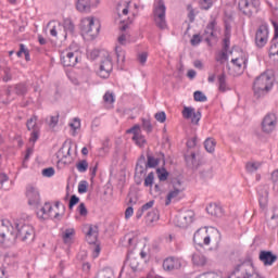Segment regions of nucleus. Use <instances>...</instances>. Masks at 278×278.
Instances as JSON below:
<instances>
[{
    "instance_id": "f257e3e1",
    "label": "nucleus",
    "mask_w": 278,
    "mask_h": 278,
    "mask_svg": "<svg viewBox=\"0 0 278 278\" xmlns=\"http://www.w3.org/2000/svg\"><path fill=\"white\" fill-rule=\"evenodd\" d=\"M273 86H275V78L267 73L261 74L254 79L253 83L254 97H256V99L266 97V94L273 90Z\"/></svg>"
},
{
    "instance_id": "f03ea898",
    "label": "nucleus",
    "mask_w": 278,
    "mask_h": 278,
    "mask_svg": "<svg viewBox=\"0 0 278 278\" xmlns=\"http://www.w3.org/2000/svg\"><path fill=\"white\" fill-rule=\"evenodd\" d=\"M0 242L4 247H14L16 244V228L8 219L0 222Z\"/></svg>"
},
{
    "instance_id": "7ed1b4c3",
    "label": "nucleus",
    "mask_w": 278,
    "mask_h": 278,
    "mask_svg": "<svg viewBox=\"0 0 278 278\" xmlns=\"http://www.w3.org/2000/svg\"><path fill=\"white\" fill-rule=\"evenodd\" d=\"M15 236L16 240H21L22 242H34L36 231L34 230V226L20 222L15 223Z\"/></svg>"
},
{
    "instance_id": "20e7f679",
    "label": "nucleus",
    "mask_w": 278,
    "mask_h": 278,
    "mask_svg": "<svg viewBox=\"0 0 278 278\" xmlns=\"http://www.w3.org/2000/svg\"><path fill=\"white\" fill-rule=\"evenodd\" d=\"M153 21L159 29H166V4H164V0H159L154 5Z\"/></svg>"
},
{
    "instance_id": "39448f33",
    "label": "nucleus",
    "mask_w": 278,
    "mask_h": 278,
    "mask_svg": "<svg viewBox=\"0 0 278 278\" xmlns=\"http://www.w3.org/2000/svg\"><path fill=\"white\" fill-rule=\"evenodd\" d=\"M80 29L83 34H87V36H90L91 38H97V36H99L101 25L100 24L96 25L93 17H87L81 21Z\"/></svg>"
},
{
    "instance_id": "423d86ee",
    "label": "nucleus",
    "mask_w": 278,
    "mask_h": 278,
    "mask_svg": "<svg viewBox=\"0 0 278 278\" xmlns=\"http://www.w3.org/2000/svg\"><path fill=\"white\" fill-rule=\"evenodd\" d=\"M26 127L28 131L30 132L29 142L36 144L38 140L40 139V127L38 126V115H33L26 122Z\"/></svg>"
},
{
    "instance_id": "0eeeda50",
    "label": "nucleus",
    "mask_w": 278,
    "mask_h": 278,
    "mask_svg": "<svg viewBox=\"0 0 278 278\" xmlns=\"http://www.w3.org/2000/svg\"><path fill=\"white\" fill-rule=\"evenodd\" d=\"M216 25H218V22H216L215 17H211V21L206 25L204 33L202 34V38L204 39V42L207 43L208 47H212V41L217 40L216 36Z\"/></svg>"
},
{
    "instance_id": "6e6552de",
    "label": "nucleus",
    "mask_w": 278,
    "mask_h": 278,
    "mask_svg": "<svg viewBox=\"0 0 278 278\" xmlns=\"http://www.w3.org/2000/svg\"><path fill=\"white\" fill-rule=\"evenodd\" d=\"M148 168L149 167L144 165V155L141 154L135 167V184L137 186L142 184V179H144V175H147Z\"/></svg>"
},
{
    "instance_id": "1a4fd4ad",
    "label": "nucleus",
    "mask_w": 278,
    "mask_h": 278,
    "mask_svg": "<svg viewBox=\"0 0 278 278\" xmlns=\"http://www.w3.org/2000/svg\"><path fill=\"white\" fill-rule=\"evenodd\" d=\"M260 0H239L238 8L245 16H251L253 10H257Z\"/></svg>"
},
{
    "instance_id": "9d476101",
    "label": "nucleus",
    "mask_w": 278,
    "mask_h": 278,
    "mask_svg": "<svg viewBox=\"0 0 278 278\" xmlns=\"http://www.w3.org/2000/svg\"><path fill=\"white\" fill-rule=\"evenodd\" d=\"M277 127V115L275 113H268L262 122V129L264 134H273Z\"/></svg>"
},
{
    "instance_id": "9b49d317",
    "label": "nucleus",
    "mask_w": 278,
    "mask_h": 278,
    "mask_svg": "<svg viewBox=\"0 0 278 278\" xmlns=\"http://www.w3.org/2000/svg\"><path fill=\"white\" fill-rule=\"evenodd\" d=\"M268 42V27L265 25H261L255 34V45L258 49H263V47H266V43Z\"/></svg>"
},
{
    "instance_id": "f8f14e48",
    "label": "nucleus",
    "mask_w": 278,
    "mask_h": 278,
    "mask_svg": "<svg viewBox=\"0 0 278 278\" xmlns=\"http://www.w3.org/2000/svg\"><path fill=\"white\" fill-rule=\"evenodd\" d=\"M26 198L28 205H40V191L34 185H27Z\"/></svg>"
},
{
    "instance_id": "ddd939ff",
    "label": "nucleus",
    "mask_w": 278,
    "mask_h": 278,
    "mask_svg": "<svg viewBox=\"0 0 278 278\" xmlns=\"http://www.w3.org/2000/svg\"><path fill=\"white\" fill-rule=\"evenodd\" d=\"M182 116L187 121L191 119L192 125H199V121H201V111L194 112V108L185 106L182 110Z\"/></svg>"
},
{
    "instance_id": "4468645a",
    "label": "nucleus",
    "mask_w": 278,
    "mask_h": 278,
    "mask_svg": "<svg viewBox=\"0 0 278 278\" xmlns=\"http://www.w3.org/2000/svg\"><path fill=\"white\" fill-rule=\"evenodd\" d=\"M194 220V212L187 211L182 215H178L176 217V227H180V229H186L188 225H191V223Z\"/></svg>"
},
{
    "instance_id": "2eb2a0df",
    "label": "nucleus",
    "mask_w": 278,
    "mask_h": 278,
    "mask_svg": "<svg viewBox=\"0 0 278 278\" xmlns=\"http://www.w3.org/2000/svg\"><path fill=\"white\" fill-rule=\"evenodd\" d=\"M193 242L198 247H203V244L207 247L212 242V237L207 235V230L198 229L193 235Z\"/></svg>"
},
{
    "instance_id": "dca6fc26",
    "label": "nucleus",
    "mask_w": 278,
    "mask_h": 278,
    "mask_svg": "<svg viewBox=\"0 0 278 278\" xmlns=\"http://www.w3.org/2000/svg\"><path fill=\"white\" fill-rule=\"evenodd\" d=\"M113 68L114 65L112 64V59L110 56L105 58L100 64V68L98 72L99 77H101L102 79H108Z\"/></svg>"
},
{
    "instance_id": "f3484780",
    "label": "nucleus",
    "mask_w": 278,
    "mask_h": 278,
    "mask_svg": "<svg viewBox=\"0 0 278 278\" xmlns=\"http://www.w3.org/2000/svg\"><path fill=\"white\" fill-rule=\"evenodd\" d=\"M161 162H163V166L166 164V157L162 152H160L156 159L151 154H147V157H144L146 168H155V166H159Z\"/></svg>"
},
{
    "instance_id": "a211bd4d",
    "label": "nucleus",
    "mask_w": 278,
    "mask_h": 278,
    "mask_svg": "<svg viewBox=\"0 0 278 278\" xmlns=\"http://www.w3.org/2000/svg\"><path fill=\"white\" fill-rule=\"evenodd\" d=\"M179 268H181V261L178 257L169 256L163 261V269L167 273L179 270Z\"/></svg>"
},
{
    "instance_id": "6ab92c4d",
    "label": "nucleus",
    "mask_w": 278,
    "mask_h": 278,
    "mask_svg": "<svg viewBox=\"0 0 278 278\" xmlns=\"http://www.w3.org/2000/svg\"><path fill=\"white\" fill-rule=\"evenodd\" d=\"M79 60V56L75 52L64 51L61 54V62L63 66H75Z\"/></svg>"
},
{
    "instance_id": "aec40b11",
    "label": "nucleus",
    "mask_w": 278,
    "mask_h": 278,
    "mask_svg": "<svg viewBox=\"0 0 278 278\" xmlns=\"http://www.w3.org/2000/svg\"><path fill=\"white\" fill-rule=\"evenodd\" d=\"M258 258L263 262L264 266H273V263L277 260V255L273 251L263 250L260 252Z\"/></svg>"
},
{
    "instance_id": "412c9836",
    "label": "nucleus",
    "mask_w": 278,
    "mask_h": 278,
    "mask_svg": "<svg viewBox=\"0 0 278 278\" xmlns=\"http://www.w3.org/2000/svg\"><path fill=\"white\" fill-rule=\"evenodd\" d=\"M174 190L169 191L166 200H165V205H169L173 201V199H177L179 194L181 193V189H179V186H181V180L175 179L173 181Z\"/></svg>"
},
{
    "instance_id": "4be33fe9",
    "label": "nucleus",
    "mask_w": 278,
    "mask_h": 278,
    "mask_svg": "<svg viewBox=\"0 0 278 278\" xmlns=\"http://www.w3.org/2000/svg\"><path fill=\"white\" fill-rule=\"evenodd\" d=\"M97 238H99V228L97 226H89L86 232V240L88 244H97Z\"/></svg>"
},
{
    "instance_id": "5701e85b",
    "label": "nucleus",
    "mask_w": 278,
    "mask_h": 278,
    "mask_svg": "<svg viewBox=\"0 0 278 278\" xmlns=\"http://www.w3.org/2000/svg\"><path fill=\"white\" fill-rule=\"evenodd\" d=\"M185 161L191 170H197L199 168V161H197V153L191 152L190 155H185Z\"/></svg>"
},
{
    "instance_id": "b1692460",
    "label": "nucleus",
    "mask_w": 278,
    "mask_h": 278,
    "mask_svg": "<svg viewBox=\"0 0 278 278\" xmlns=\"http://www.w3.org/2000/svg\"><path fill=\"white\" fill-rule=\"evenodd\" d=\"M62 29H64L62 37L66 38L68 34H75V24H73V21L71 18H66L63 22Z\"/></svg>"
},
{
    "instance_id": "393cba45",
    "label": "nucleus",
    "mask_w": 278,
    "mask_h": 278,
    "mask_svg": "<svg viewBox=\"0 0 278 278\" xmlns=\"http://www.w3.org/2000/svg\"><path fill=\"white\" fill-rule=\"evenodd\" d=\"M206 212L211 216H215V218H220V216H223V207L216 203H211L208 206H206Z\"/></svg>"
},
{
    "instance_id": "a878e982",
    "label": "nucleus",
    "mask_w": 278,
    "mask_h": 278,
    "mask_svg": "<svg viewBox=\"0 0 278 278\" xmlns=\"http://www.w3.org/2000/svg\"><path fill=\"white\" fill-rule=\"evenodd\" d=\"M13 92L17 97H25V94L29 92V87H27V84L25 83L15 84L13 85Z\"/></svg>"
},
{
    "instance_id": "bb28decb",
    "label": "nucleus",
    "mask_w": 278,
    "mask_h": 278,
    "mask_svg": "<svg viewBox=\"0 0 278 278\" xmlns=\"http://www.w3.org/2000/svg\"><path fill=\"white\" fill-rule=\"evenodd\" d=\"M92 0H76V10L78 12H90Z\"/></svg>"
},
{
    "instance_id": "cd10ccee",
    "label": "nucleus",
    "mask_w": 278,
    "mask_h": 278,
    "mask_svg": "<svg viewBox=\"0 0 278 278\" xmlns=\"http://www.w3.org/2000/svg\"><path fill=\"white\" fill-rule=\"evenodd\" d=\"M160 220V211L157 208H153L151 212H148L146 216V223L151 227L154 223Z\"/></svg>"
},
{
    "instance_id": "c85d7f7f",
    "label": "nucleus",
    "mask_w": 278,
    "mask_h": 278,
    "mask_svg": "<svg viewBox=\"0 0 278 278\" xmlns=\"http://www.w3.org/2000/svg\"><path fill=\"white\" fill-rule=\"evenodd\" d=\"M192 262L194 266H205L207 264V257L198 252L192 255Z\"/></svg>"
},
{
    "instance_id": "c756f323",
    "label": "nucleus",
    "mask_w": 278,
    "mask_h": 278,
    "mask_svg": "<svg viewBox=\"0 0 278 278\" xmlns=\"http://www.w3.org/2000/svg\"><path fill=\"white\" fill-rule=\"evenodd\" d=\"M219 92H227V74L223 72L217 77Z\"/></svg>"
},
{
    "instance_id": "7c9ffc66",
    "label": "nucleus",
    "mask_w": 278,
    "mask_h": 278,
    "mask_svg": "<svg viewBox=\"0 0 278 278\" xmlns=\"http://www.w3.org/2000/svg\"><path fill=\"white\" fill-rule=\"evenodd\" d=\"M51 212H53V206L51 203L46 202L45 205L40 208V211L37 213V216H51Z\"/></svg>"
},
{
    "instance_id": "2f4dec72",
    "label": "nucleus",
    "mask_w": 278,
    "mask_h": 278,
    "mask_svg": "<svg viewBox=\"0 0 278 278\" xmlns=\"http://www.w3.org/2000/svg\"><path fill=\"white\" fill-rule=\"evenodd\" d=\"M204 149L207 151V153H214L216 149V141L212 138H207L204 141Z\"/></svg>"
},
{
    "instance_id": "473e14b6",
    "label": "nucleus",
    "mask_w": 278,
    "mask_h": 278,
    "mask_svg": "<svg viewBox=\"0 0 278 278\" xmlns=\"http://www.w3.org/2000/svg\"><path fill=\"white\" fill-rule=\"evenodd\" d=\"M156 175L159 177V181H166L169 173L164 167H159L156 168Z\"/></svg>"
},
{
    "instance_id": "72a5a7b5",
    "label": "nucleus",
    "mask_w": 278,
    "mask_h": 278,
    "mask_svg": "<svg viewBox=\"0 0 278 278\" xmlns=\"http://www.w3.org/2000/svg\"><path fill=\"white\" fill-rule=\"evenodd\" d=\"M73 236H75L74 228L65 229V231L63 233V241L65 242V244H68V242H71V240H73Z\"/></svg>"
},
{
    "instance_id": "f704fd0d",
    "label": "nucleus",
    "mask_w": 278,
    "mask_h": 278,
    "mask_svg": "<svg viewBox=\"0 0 278 278\" xmlns=\"http://www.w3.org/2000/svg\"><path fill=\"white\" fill-rule=\"evenodd\" d=\"M58 34H59V36H62V34H64L62 31V24H60V23L52 26V28L50 29V35L52 36V38H58Z\"/></svg>"
},
{
    "instance_id": "c9c22d12",
    "label": "nucleus",
    "mask_w": 278,
    "mask_h": 278,
    "mask_svg": "<svg viewBox=\"0 0 278 278\" xmlns=\"http://www.w3.org/2000/svg\"><path fill=\"white\" fill-rule=\"evenodd\" d=\"M115 53L117 58V64H124L125 63V51L121 47L115 48Z\"/></svg>"
},
{
    "instance_id": "e433bc0d",
    "label": "nucleus",
    "mask_w": 278,
    "mask_h": 278,
    "mask_svg": "<svg viewBox=\"0 0 278 278\" xmlns=\"http://www.w3.org/2000/svg\"><path fill=\"white\" fill-rule=\"evenodd\" d=\"M142 130L147 131V134H151L153 131V124H151V119L142 118Z\"/></svg>"
},
{
    "instance_id": "4c0bfd02",
    "label": "nucleus",
    "mask_w": 278,
    "mask_h": 278,
    "mask_svg": "<svg viewBox=\"0 0 278 278\" xmlns=\"http://www.w3.org/2000/svg\"><path fill=\"white\" fill-rule=\"evenodd\" d=\"M155 180V174L153 172H150L148 176L144 178V187L146 188H152L153 181Z\"/></svg>"
},
{
    "instance_id": "58836bf2",
    "label": "nucleus",
    "mask_w": 278,
    "mask_h": 278,
    "mask_svg": "<svg viewBox=\"0 0 278 278\" xmlns=\"http://www.w3.org/2000/svg\"><path fill=\"white\" fill-rule=\"evenodd\" d=\"M260 166H262V164L257 162H248L245 168L248 173H255L260 168Z\"/></svg>"
},
{
    "instance_id": "ea45409f",
    "label": "nucleus",
    "mask_w": 278,
    "mask_h": 278,
    "mask_svg": "<svg viewBox=\"0 0 278 278\" xmlns=\"http://www.w3.org/2000/svg\"><path fill=\"white\" fill-rule=\"evenodd\" d=\"M201 42H203V35L201 36L200 34L193 35L190 40L191 47H199V45H201Z\"/></svg>"
},
{
    "instance_id": "a19ab883",
    "label": "nucleus",
    "mask_w": 278,
    "mask_h": 278,
    "mask_svg": "<svg viewBox=\"0 0 278 278\" xmlns=\"http://www.w3.org/2000/svg\"><path fill=\"white\" fill-rule=\"evenodd\" d=\"M193 99L199 103H205V101H207V96H204L202 91L198 90V91H194Z\"/></svg>"
},
{
    "instance_id": "79ce46f5",
    "label": "nucleus",
    "mask_w": 278,
    "mask_h": 278,
    "mask_svg": "<svg viewBox=\"0 0 278 278\" xmlns=\"http://www.w3.org/2000/svg\"><path fill=\"white\" fill-rule=\"evenodd\" d=\"M78 173H86L88 170V161L81 160L76 164Z\"/></svg>"
},
{
    "instance_id": "37998d69",
    "label": "nucleus",
    "mask_w": 278,
    "mask_h": 278,
    "mask_svg": "<svg viewBox=\"0 0 278 278\" xmlns=\"http://www.w3.org/2000/svg\"><path fill=\"white\" fill-rule=\"evenodd\" d=\"M138 131H140V125L136 124L135 126L126 130V134H132V140H136L138 139Z\"/></svg>"
},
{
    "instance_id": "c03bdc74",
    "label": "nucleus",
    "mask_w": 278,
    "mask_h": 278,
    "mask_svg": "<svg viewBox=\"0 0 278 278\" xmlns=\"http://www.w3.org/2000/svg\"><path fill=\"white\" fill-rule=\"evenodd\" d=\"M201 179H212V167L200 170Z\"/></svg>"
},
{
    "instance_id": "a18cd8bd",
    "label": "nucleus",
    "mask_w": 278,
    "mask_h": 278,
    "mask_svg": "<svg viewBox=\"0 0 278 278\" xmlns=\"http://www.w3.org/2000/svg\"><path fill=\"white\" fill-rule=\"evenodd\" d=\"M4 75L2 76V81H4V84H8V81H12V71L10 70V67H5L3 71Z\"/></svg>"
},
{
    "instance_id": "49530a36",
    "label": "nucleus",
    "mask_w": 278,
    "mask_h": 278,
    "mask_svg": "<svg viewBox=\"0 0 278 278\" xmlns=\"http://www.w3.org/2000/svg\"><path fill=\"white\" fill-rule=\"evenodd\" d=\"M199 5L201 10H210L214 2L212 0H200Z\"/></svg>"
},
{
    "instance_id": "de8ad7c7",
    "label": "nucleus",
    "mask_w": 278,
    "mask_h": 278,
    "mask_svg": "<svg viewBox=\"0 0 278 278\" xmlns=\"http://www.w3.org/2000/svg\"><path fill=\"white\" fill-rule=\"evenodd\" d=\"M86 192H88V181L81 180L78 184V193L79 194H86Z\"/></svg>"
},
{
    "instance_id": "09e8293b",
    "label": "nucleus",
    "mask_w": 278,
    "mask_h": 278,
    "mask_svg": "<svg viewBox=\"0 0 278 278\" xmlns=\"http://www.w3.org/2000/svg\"><path fill=\"white\" fill-rule=\"evenodd\" d=\"M273 55H278V42H275V39H273L269 48V58Z\"/></svg>"
},
{
    "instance_id": "8fccbe9b",
    "label": "nucleus",
    "mask_w": 278,
    "mask_h": 278,
    "mask_svg": "<svg viewBox=\"0 0 278 278\" xmlns=\"http://www.w3.org/2000/svg\"><path fill=\"white\" fill-rule=\"evenodd\" d=\"M77 203H79V197H77L76 194H73L70 198L68 210H73L75 205H77Z\"/></svg>"
},
{
    "instance_id": "3c124183",
    "label": "nucleus",
    "mask_w": 278,
    "mask_h": 278,
    "mask_svg": "<svg viewBox=\"0 0 278 278\" xmlns=\"http://www.w3.org/2000/svg\"><path fill=\"white\" fill-rule=\"evenodd\" d=\"M154 118L157 123H166V113L164 111L157 112L155 113Z\"/></svg>"
},
{
    "instance_id": "603ef678",
    "label": "nucleus",
    "mask_w": 278,
    "mask_h": 278,
    "mask_svg": "<svg viewBox=\"0 0 278 278\" xmlns=\"http://www.w3.org/2000/svg\"><path fill=\"white\" fill-rule=\"evenodd\" d=\"M103 101H104V103H110V104L114 103V101H115L114 93H112L110 91L105 92L103 96Z\"/></svg>"
},
{
    "instance_id": "864d4df0",
    "label": "nucleus",
    "mask_w": 278,
    "mask_h": 278,
    "mask_svg": "<svg viewBox=\"0 0 278 278\" xmlns=\"http://www.w3.org/2000/svg\"><path fill=\"white\" fill-rule=\"evenodd\" d=\"M43 177H53L55 175V168L47 167L42 169Z\"/></svg>"
},
{
    "instance_id": "5fc2aeb1",
    "label": "nucleus",
    "mask_w": 278,
    "mask_h": 278,
    "mask_svg": "<svg viewBox=\"0 0 278 278\" xmlns=\"http://www.w3.org/2000/svg\"><path fill=\"white\" fill-rule=\"evenodd\" d=\"M260 206L262 210H265L266 205H268V194L261 195L258 199Z\"/></svg>"
},
{
    "instance_id": "6e6d98bb",
    "label": "nucleus",
    "mask_w": 278,
    "mask_h": 278,
    "mask_svg": "<svg viewBox=\"0 0 278 278\" xmlns=\"http://www.w3.org/2000/svg\"><path fill=\"white\" fill-rule=\"evenodd\" d=\"M70 127H72V129L74 131H77V129H79V127H81V121L78 117H75L74 123H71Z\"/></svg>"
},
{
    "instance_id": "4d7b16f0",
    "label": "nucleus",
    "mask_w": 278,
    "mask_h": 278,
    "mask_svg": "<svg viewBox=\"0 0 278 278\" xmlns=\"http://www.w3.org/2000/svg\"><path fill=\"white\" fill-rule=\"evenodd\" d=\"M59 122H60V114L58 113L56 115L50 117L49 126L56 127Z\"/></svg>"
},
{
    "instance_id": "13d9d810",
    "label": "nucleus",
    "mask_w": 278,
    "mask_h": 278,
    "mask_svg": "<svg viewBox=\"0 0 278 278\" xmlns=\"http://www.w3.org/2000/svg\"><path fill=\"white\" fill-rule=\"evenodd\" d=\"M136 144H138V147H142V144H146L147 143V139H144V136L142 135H137V139H132Z\"/></svg>"
},
{
    "instance_id": "bf43d9fd",
    "label": "nucleus",
    "mask_w": 278,
    "mask_h": 278,
    "mask_svg": "<svg viewBox=\"0 0 278 278\" xmlns=\"http://www.w3.org/2000/svg\"><path fill=\"white\" fill-rule=\"evenodd\" d=\"M78 213L80 214V216H88V208H86L85 203H80L78 205Z\"/></svg>"
},
{
    "instance_id": "052dcab7",
    "label": "nucleus",
    "mask_w": 278,
    "mask_h": 278,
    "mask_svg": "<svg viewBox=\"0 0 278 278\" xmlns=\"http://www.w3.org/2000/svg\"><path fill=\"white\" fill-rule=\"evenodd\" d=\"M231 45L229 36H226L223 40V51H229V47Z\"/></svg>"
},
{
    "instance_id": "680f3d73",
    "label": "nucleus",
    "mask_w": 278,
    "mask_h": 278,
    "mask_svg": "<svg viewBox=\"0 0 278 278\" xmlns=\"http://www.w3.org/2000/svg\"><path fill=\"white\" fill-rule=\"evenodd\" d=\"M153 205H155V200H151L148 203L143 204L140 208L143 212H149V210H151V207H153Z\"/></svg>"
},
{
    "instance_id": "e2e57ef3",
    "label": "nucleus",
    "mask_w": 278,
    "mask_h": 278,
    "mask_svg": "<svg viewBox=\"0 0 278 278\" xmlns=\"http://www.w3.org/2000/svg\"><path fill=\"white\" fill-rule=\"evenodd\" d=\"M61 155V160H66L67 155H71V147L67 149V154H64V144L59 150V156Z\"/></svg>"
},
{
    "instance_id": "0e129e2a",
    "label": "nucleus",
    "mask_w": 278,
    "mask_h": 278,
    "mask_svg": "<svg viewBox=\"0 0 278 278\" xmlns=\"http://www.w3.org/2000/svg\"><path fill=\"white\" fill-rule=\"evenodd\" d=\"M271 181L278 188V169L271 173Z\"/></svg>"
},
{
    "instance_id": "69168bd1",
    "label": "nucleus",
    "mask_w": 278,
    "mask_h": 278,
    "mask_svg": "<svg viewBox=\"0 0 278 278\" xmlns=\"http://www.w3.org/2000/svg\"><path fill=\"white\" fill-rule=\"evenodd\" d=\"M147 58H149V54L147 52H142L141 54H139L138 60L140 64H146Z\"/></svg>"
},
{
    "instance_id": "338daca9",
    "label": "nucleus",
    "mask_w": 278,
    "mask_h": 278,
    "mask_svg": "<svg viewBox=\"0 0 278 278\" xmlns=\"http://www.w3.org/2000/svg\"><path fill=\"white\" fill-rule=\"evenodd\" d=\"M131 216H134V207L128 206L125 211V218H131Z\"/></svg>"
},
{
    "instance_id": "774afa93",
    "label": "nucleus",
    "mask_w": 278,
    "mask_h": 278,
    "mask_svg": "<svg viewBox=\"0 0 278 278\" xmlns=\"http://www.w3.org/2000/svg\"><path fill=\"white\" fill-rule=\"evenodd\" d=\"M273 27H274V40H277L278 38V23L273 21Z\"/></svg>"
}]
</instances>
